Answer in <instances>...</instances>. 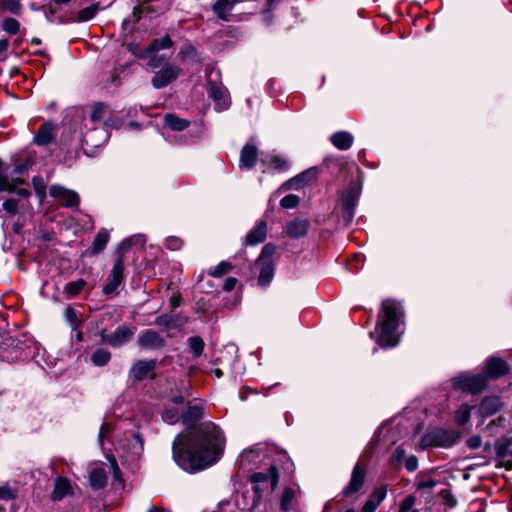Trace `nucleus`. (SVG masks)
I'll return each mask as SVG.
<instances>
[{"label":"nucleus","mask_w":512,"mask_h":512,"mask_svg":"<svg viewBox=\"0 0 512 512\" xmlns=\"http://www.w3.org/2000/svg\"><path fill=\"white\" fill-rule=\"evenodd\" d=\"M224 445L221 429L213 422H203L186 434L177 435L172 445L173 459L184 471L197 472L215 464Z\"/></svg>","instance_id":"f257e3e1"},{"label":"nucleus","mask_w":512,"mask_h":512,"mask_svg":"<svg viewBox=\"0 0 512 512\" xmlns=\"http://www.w3.org/2000/svg\"><path fill=\"white\" fill-rule=\"evenodd\" d=\"M402 317L403 308L399 302L390 299L383 301L377 327L370 332V336L376 337L377 343L383 348L395 347L399 342Z\"/></svg>","instance_id":"f03ea898"},{"label":"nucleus","mask_w":512,"mask_h":512,"mask_svg":"<svg viewBox=\"0 0 512 512\" xmlns=\"http://www.w3.org/2000/svg\"><path fill=\"white\" fill-rule=\"evenodd\" d=\"M144 243L141 235H135L122 241L118 248V257L115 261L110 274L103 287V292L107 295L117 293L118 288L124 281V253L132 245Z\"/></svg>","instance_id":"7ed1b4c3"},{"label":"nucleus","mask_w":512,"mask_h":512,"mask_svg":"<svg viewBox=\"0 0 512 512\" xmlns=\"http://www.w3.org/2000/svg\"><path fill=\"white\" fill-rule=\"evenodd\" d=\"M459 439L460 433L455 430L433 429L421 437L419 447L423 450L436 447L448 448Z\"/></svg>","instance_id":"20e7f679"},{"label":"nucleus","mask_w":512,"mask_h":512,"mask_svg":"<svg viewBox=\"0 0 512 512\" xmlns=\"http://www.w3.org/2000/svg\"><path fill=\"white\" fill-rule=\"evenodd\" d=\"M276 249L274 244H266L255 261V267L259 270L258 284L260 286H267L274 277V255Z\"/></svg>","instance_id":"39448f33"},{"label":"nucleus","mask_w":512,"mask_h":512,"mask_svg":"<svg viewBox=\"0 0 512 512\" xmlns=\"http://www.w3.org/2000/svg\"><path fill=\"white\" fill-rule=\"evenodd\" d=\"M267 471L255 472L251 475L250 480L255 484L254 490L258 497L260 491L270 488L273 491L279 482V472L275 465L274 460L270 459L267 463Z\"/></svg>","instance_id":"423d86ee"},{"label":"nucleus","mask_w":512,"mask_h":512,"mask_svg":"<svg viewBox=\"0 0 512 512\" xmlns=\"http://www.w3.org/2000/svg\"><path fill=\"white\" fill-rule=\"evenodd\" d=\"M453 386L463 391H469L477 394L482 392L487 386V376L483 373L468 374L461 373L452 379Z\"/></svg>","instance_id":"0eeeda50"},{"label":"nucleus","mask_w":512,"mask_h":512,"mask_svg":"<svg viewBox=\"0 0 512 512\" xmlns=\"http://www.w3.org/2000/svg\"><path fill=\"white\" fill-rule=\"evenodd\" d=\"M272 454H276L273 448L269 449L262 444H256L252 448L244 450L239 457L240 465L243 467L256 466L258 463H267Z\"/></svg>","instance_id":"6e6552de"},{"label":"nucleus","mask_w":512,"mask_h":512,"mask_svg":"<svg viewBox=\"0 0 512 512\" xmlns=\"http://www.w3.org/2000/svg\"><path fill=\"white\" fill-rule=\"evenodd\" d=\"M395 442L393 431L390 425H381L374 433L366 446L365 453L372 455L378 450L386 449Z\"/></svg>","instance_id":"1a4fd4ad"},{"label":"nucleus","mask_w":512,"mask_h":512,"mask_svg":"<svg viewBox=\"0 0 512 512\" xmlns=\"http://www.w3.org/2000/svg\"><path fill=\"white\" fill-rule=\"evenodd\" d=\"M136 328L131 325H120L113 332L106 334V330L101 331V339L106 344L114 348H119L133 338Z\"/></svg>","instance_id":"9d476101"},{"label":"nucleus","mask_w":512,"mask_h":512,"mask_svg":"<svg viewBox=\"0 0 512 512\" xmlns=\"http://www.w3.org/2000/svg\"><path fill=\"white\" fill-rule=\"evenodd\" d=\"M156 368L157 361L155 359L138 360L132 364L129 375L134 381L153 379L155 377Z\"/></svg>","instance_id":"9b49d317"},{"label":"nucleus","mask_w":512,"mask_h":512,"mask_svg":"<svg viewBox=\"0 0 512 512\" xmlns=\"http://www.w3.org/2000/svg\"><path fill=\"white\" fill-rule=\"evenodd\" d=\"M208 96L214 101L215 110L218 112L228 109L231 104L228 90L216 82H209L207 86Z\"/></svg>","instance_id":"f8f14e48"},{"label":"nucleus","mask_w":512,"mask_h":512,"mask_svg":"<svg viewBox=\"0 0 512 512\" xmlns=\"http://www.w3.org/2000/svg\"><path fill=\"white\" fill-rule=\"evenodd\" d=\"M182 70L178 66L167 64L152 78V85L156 89L166 87L171 82L176 80L181 74Z\"/></svg>","instance_id":"ddd939ff"},{"label":"nucleus","mask_w":512,"mask_h":512,"mask_svg":"<svg viewBox=\"0 0 512 512\" xmlns=\"http://www.w3.org/2000/svg\"><path fill=\"white\" fill-rule=\"evenodd\" d=\"M387 496V486L380 485L372 490L358 512H375Z\"/></svg>","instance_id":"4468645a"},{"label":"nucleus","mask_w":512,"mask_h":512,"mask_svg":"<svg viewBox=\"0 0 512 512\" xmlns=\"http://www.w3.org/2000/svg\"><path fill=\"white\" fill-rule=\"evenodd\" d=\"M138 345L143 349L156 350L165 346V339L157 331L147 329L140 333Z\"/></svg>","instance_id":"2eb2a0df"},{"label":"nucleus","mask_w":512,"mask_h":512,"mask_svg":"<svg viewBox=\"0 0 512 512\" xmlns=\"http://www.w3.org/2000/svg\"><path fill=\"white\" fill-rule=\"evenodd\" d=\"M49 194L51 197L58 199L66 207H77L79 204V196L75 191L68 190L60 185H53Z\"/></svg>","instance_id":"dca6fc26"},{"label":"nucleus","mask_w":512,"mask_h":512,"mask_svg":"<svg viewBox=\"0 0 512 512\" xmlns=\"http://www.w3.org/2000/svg\"><path fill=\"white\" fill-rule=\"evenodd\" d=\"M240 2L241 0H217L212 6V11L218 19L229 22L233 20L232 11L235 5Z\"/></svg>","instance_id":"f3484780"},{"label":"nucleus","mask_w":512,"mask_h":512,"mask_svg":"<svg viewBox=\"0 0 512 512\" xmlns=\"http://www.w3.org/2000/svg\"><path fill=\"white\" fill-rule=\"evenodd\" d=\"M310 222L307 219L296 218L286 223L284 232L291 238H300L307 234Z\"/></svg>","instance_id":"a211bd4d"},{"label":"nucleus","mask_w":512,"mask_h":512,"mask_svg":"<svg viewBox=\"0 0 512 512\" xmlns=\"http://www.w3.org/2000/svg\"><path fill=\"white\" fill-rule=\"evenodd\" d=\"M509 367L507 363L500 358H490L487 361L486 370L483 372L489 379H497L508 373Z\"/></svg>","instance_id":"6ab92c4d"},{"label":"nucleus","mask_w":512,"mask_h":512,"mask_svg":"<svg viewBox=\"0 0 512 512\" xmlns=\"http://www.w3.org/2000/svg\"><path fill=\"white\" fill-rule=\"evenodd\" d=\"M107 139V131L104 127L94 126L82 134V143L88 146L97 147Z\"/></svg>","instance_id":"aec40b11"},{"label":"nucleus","mask_w":512,"mask_h":512,"mask_svg":"<svg viewBox=\"0 0 512 512\" xmlns=\"http://www.w3.org/2000/svg\"><path fill=\"white\" fill-rule=\"evenodd\" d=\"M258 158V149L255 145L247 143L241 150L239 166L241 169H252Z\"/></svg>","instance_id":"412c9836"},{"label":"nucleus","mask_w":512,"mask_h":512,"mask_svg":"<svg viewBox=\"0 0 512 512\" xmlns=\"http://www.w3.org/2000/svg\"><path fill=\"white\" fill-rule=\"evenodd\" d=\"M203 416V404L188 405L186 409L181 412V420L186 427L193 425L196 421L202 419Z\"/></svg>","instance_id":"4be33fe9"},{"label":"nucleus","mask_w":512,"mask_h":512,"mask_svg":"<svg viewBox=\"0 0 512 512\" xmlns=\"http://www.w3.org/2000/svg\"><path fill=\"white\" fill-rule=\"evenodd\" d=\"M267 236V223L261 220L257 223L256 227L253 228L245 238L246 245H257L264 242Z\"/></svg>","instance_id":"5701e85b"},{"label":"nucleus","mask_w":512,"mask_h":512,"mask_svg":"<svg viewBox=\"0 0 512 512\" xmlns=\"http://www.w3.org/2000/svg\"><path fill=\"white\" fill-rule=\"evenodd\" d=\"M503 407V402L497 396H489L485 397L479 406L480 413L484 417L491 416L501 410Z\"/></svg>","instance_id":"b1692460"},{"label":"nucleus","mask_w":512,"mask_h":512,"mask_svg":"<svg viewBox=\"0 0 512 512\" xmlns=\"http://www.w3.org/2000/svg\"><path fill=\"white\" fill-rule=\"evenodd\" d=\"M72 493V487L68 479L58 477L55 479L54 490L51 494L53 501H59Z\"/></svg>","instance_id":"393cba45"},{"label":"nucleus","mask_w":512,"mask_h":512,"mask_svg":"<svg viewBox=\"0 0 512 512\" xmlns=\"http://www.w3.org/2000/svg\"><path fill=\"white\" fill-rule=\"evenodd\" d=\"M89 483L94 490L103 489L107 484V474L104 468L96 467L89 474Z\"/></svg>","instance_id":"a878e982"},{"label":"nucleus","mask_w":512,"mask_h":512,"mask_svg":"<svg viewBox=\"0 0 512 512\" xmlns=\"http://www.w3.org/2000/svg\"><path fill=\"white\" fill-rule=\"evenodd\" d=\"M189 121L169 113L164 116V125L172 131H183L189 126Z\"/></svg>","instance_id":"bb28decb"},{"label":"nucleus","mask_w":512,"mask_h":512,"mask_svg":"<svg viewBox=\"0 0 512 512\" xmlns=\"http://www.w3.org/2000/svg\"><path fill=\"white\" fill-rule=\"evenodd\" d=\"M331 143L339 150H347L352 144V137L350 133L339 131L331 135Z\"/></svg>","instance_id":"cd10ccee"},{"label":"nucleus","mask_w":512,"mask_h":512,"mask_svg":"<svg viewBox=\"0 0 512 512\" xmlns=\"http://www.w3.org/2000/svg\"><path fill=\"white\" fill-rule=\"evenodd\" d=\"M343 218L347 223L352 220V188L347 187L341 196Z\"/></svg>","instance_id":"c85d7f7f"},{"label":"nucleus","mask_w":512,"mask_h":512,"mask_svg":"<svg viewBox=\"0 0 512 512\" xmlns=\"http://www.w3.org/2000/svg\"><path fill=\"white\" fill-rule=\"evenodd\" d=\"M53 125L50 123L43 124L36 135L34 136V143L37 145H47L53 140Z\"/></svg>","instance_id":"c756f323"},{"label":"nucleus","mask_w":512,"mask_h":512,"mask_svg":"<svg viewBox=\"0 0 512 512\" xmlns=\"http://www.w3.org/2000/svg\"><path fill=\"white\" fill-rule=\"evenodd\" d=\"M497 458L506 469H512V439L504 447L497 450Z\"/></svg>","instance_id":"7c9ffc66"},{"label":"nucleus","mask_w":512,"mask_h":512,"mask_svg":"<svg viewBox=\"0 0 512 512\" xmlns=\"http://www.w3.org/2000/svg\"><path fill=\"white\" fill-rule=\"evenodd\" d=\"M173 42L171 38L166 35L162 38L154 39L146 48V54H153L163 49L172 47Z\"/></svg>","instance_id":"2f4dec72"},{"label":"nucleus","mask_w":512,"mask_h":512,"mask_svg":"<svg viewBox=\"0 0 512 512\" xmlns=\"http://www.w3.org/2000/svg\"><path fill=\"white\" fill-rule=\"evenodd\" d=\"M108 241H109V233H108V231L105 230V229H101L97 233V235H96V237H95V239L93 241L92 248H91L92 249V253L93 254H98V253L102 252L105 249Z\"/></svg>","instance_id":"473e14b6"},{"label":"nucleus","mask_w":512,"mask_h":512,"mask_svg":"<svg viewBox=\"0 0 512 512\" xmlns=\"http://www.w3.org/2000/svg\"><path fill=\"white\" fill-rule=\"evenodd\" d=\"M111 359V353L104 348L96 349L91 355V362L98 367L105 366Z\"/></svg>","instance_id":"72a5a7b5"},{"label":"nucleus","mask_w":512,"mask_h":512,"mask_svg":"<svg viewBox=\"0 0 512 512\" xmlns=\"http://www.w3.org/2000/svg\"><path fill=\"white\" fill-rule=\"evenodd\" d=\"M474 406L463 403L455 412V421L458 425L466 424L471 417V410Z\"/></svg>","instance_id":"f704fd0d"},{"label":"nucleus","mask_w":512,"mask_h":512,"mask_svg":"<svg viewBox=\"0 0 512 512\" xmlns=\"http://www.w3.org/2000/svg\"><path fill=\"white\" fill-rule=\"evenodd\" d=\"M105 114V106L101 103H97L92 107L90 121L94 124V126L103 127Z\"/></svg>","instance_id":"c9c22d12"},{"label":"nucleus","mask_w":512,"mask_h":512,"mask_svg":"<svg viewBox=\"0 0 512 512\" xmlns=\"http://www.w3.org/2000/svg\"><path fill=\"white\" fill-rule=\"evenodd\" d=\"M162 418L168 424H175L181 420V412L175 406H166L162 413Z\"/></svg>","instance_id":"e433bc0d"},{"label":"nucleus","mask_w":512,"mask_h":512,"mask_svg":"<svg viewBox=\"0 0 512 512\" xmlns=\"http://www.w3.org/2000/svg\"><path fill=\"white\" fill-rule=\"evenodd\" d=\"M85 285H86V282L83 279L71 281L65 285L64 292L68 295V297H74V296L78 295L83 290Z\"/></svg>","instance_id":"4c0bfd02"},{"label":"nucleus","mask_w":512,"mask_h":512,"mask_svg":"<svg viewBox=\"0 0 512 512\" xmlns=\"http://www.w3.org/2000/svg\"><path fill=\"white\" fill-rule=\"evenodd\" d=\"M188 345L194 358L200 357L204 349V341L199 336L188 338Z\"/></svg>","instance_id":"58836bf2"},{"label":"nucleus","mask_w":512,"mask_h":512,"mask_svg":"<svg viewBox=\"0 0 512 512\" xmlns=\"http://www.w3.org/2000/svg\"><path fill=\"white\" fill-rule=\"evenodd\" d=\"M408 453L404 445H400L396 447L394 450L392 456H391V463L394 467H400L405 462V459L408 457Z\"/></svg>","instance_id":"ea45409f"},{"label":"nucleus","mask_w":512,"mask_h":512,"mask_svg":"<svg viewBox=\"0 0 512 512\" xmlns=\"http://www.w3.org/2000/svg\"><path fill=\"white\" fill-rule=\"evenodd\" d=\"M294 498H295V491L290 487H286L283 490V493L281 496V501H280L281 509L284 512H288L289 510H291L292 501Z\"/></svg>","instance_id":"a19ab883"},{"label":"nucleus","mask_w":512,"mask_h":512,"mask_svg":"<svg viewBox=\"0 0 512 512\" xmlns=\"http://www.w3.org/2000/svg\"><path fill=\"white\" fill-rule=\"evenodd\" d=\"M20 183L18 179L9 177L7 174H0V191H13L16 185Z\"/></svg>","instance_id":"79ce46f5"},{"label":"nucleus","mask_w":512,"mask_h":512,"mask_svg":"<svg viewBox=\"0 0 512 512\" xmlns=\"http://www.w3.org/2000/svg\"><path fill=\"white\" fill-rule=\"evenodd\" d=\"M64 317L67 322L70 323L73 330H77L81 325V320L79 319L76 311L72 307H67L64 312Z\"/></svg>","instance_id":"37998d69"},{"label":"nucleus","mask_w":512,"mask_h":512,"mask_svg":"<svg viewBox=\"0 0 512 512\" xmlns=\"http://www.w3.org/2000/svg\"><path fill=\"white\" fill-rule=\"evenodd\" d=\"M308 175H309V172H303V173L297 175L296 177L290 179L289 181L285 182L282 185V188L283 189H291V188L298 189L300 187V184L305 182Z\"/></svg>","instance_id":"c03bdc74"},{"label":"nucleus","mask_w":512,"mask_h":512,"mask_svg":"<svg viewBox=\"0 0 512 512\" xmlns=\"http://www.w3.org/2000/svg\"><path fill=\"white\" fill-rule=\"evenodd\" d=\"M2 28L5 32L15 35L19 31L20 24L16 19L8 17L3 20Z\"/></svg>","instance_id":"a18cd8bd"},{"label":"nucleus","mask_w":512,"mask_h":512,"mask_svg":"<svg viewBox=\"0 0 512 512\" xmlns=\"http://www.w3.org/2000/svg\"><path fill=\"white\" fill-rule=\"evenodd\" d=\"M97 12L98 4H92L91 6L79 11L78 19L79 21H89L97 14Z\"/></svg>","instance_id":"49530a36"},{"label":"nucleus","mask_w":512,"mask_h":512,"mask_svg":"<svg viewBox=\"0 0 512 512\" xmlns=\"http://www.w3.org/2000/svg\"><path fill=\"white\" fill-rule=\"evenodd\" d=\"M232 269V265L229 262L221 261L216 267L209 270L208 274L212 277H220Z\"/></svg>","instance_id":"de8ad7c7"},{"label":"nucleus","mask_w":512,"mask_h":512,"mask_svg":"<svg viewBox=\"0 0 512 512\" xmlns=\"http://www.w3.org/2000/svg\"><path fill=\"white\" fill-rule=\"evenodd\" d=\"M0 6L13 14H19L21 10V4L19 0H2L0 2Z\"/></svg>","instance_id":"09e8293b"},{"label":"nucleus","mask_w":512,"mask_h":512,"mask_svg":"<svg viewBox=\"0 0 512 512\" xmlns=\"http://www.w3.org/2000/svg\"><path fill=\"white\" fill-rule=\"evenodd\" d=\"M299 200L300 199L297 195L289 194L281 199L280 205L284 209H292L298 205Z\"/></svg>","instance_id":"8fccbe9b"},{"label":"nucleus","mask_w":512,"mask_h":512,"mask_svg":"<svg viewBox=\"0 0 512 512\" xmlns=\"http://www.w3.org/2000/svg\"><path fill=\"white\" fill-rule=\"evenodd\" d=\"M364 481V472L358 464L354 465V492L362 487Z\"/></svg>","instance_id":"3c124183"},{"label":"nucleus","mask_w":512,"mask_h":512,"mask_svg":"<svg viewBox=\"0 0 512 512\" xmlns=\"http://www.w3.org/2000/svg\"><path fill=\"white\" fill-rule=\"evenodd\" d=\"M270 162L274 168L279 171H286L289 168V162L285 158L278 155L272 156Z\"/></svg>","instance_id":"603ef678"},{"label":"nucleus","mask_w":512,"mask_h":512,"mask_svg":"<svg viewBox=\"0 0 512 512\" xmlns=\"http://www.w3.org/2000/svg\"><path fill=\"white\" fill-rule=\"evenodd\" d=\"M417 488L418 489H432L434 488L436 485H437V482L433 479H425L422 475V473H420L418 476H417Z\"/></svg>","instance_id":"864d4df0"},{"label":"nucleus","mask_w":512,"mask_h":512,"mask_svg":"<svg viewBox=\"0 0 512 512\" xmlns=\"http://www.w3.org/2000/svg\"><path fill=\"white\" fill-rule=\"evenodd\" d=\"M3 209L10 215H15L18 209V200L14 198L7 199L3 202Z\"/></svg>","instance_id":"5fc2aeb1"},{"label":"nucleus","mask_w":512,"mask_h":512,"mask_svg":"<svg viewBox=\"0 0 512 512\" xmlns=\"http://www.w3.org/2000/svg\"><path fill=\"white\" fill-rule=\"evenodd\" d=\"M416 498L413 495L407 496L400 504L399 512H409L415 505Z\"/></svg>","instance_id":"6e6d98bb"},{"label":"nucleus","mask_w":512,"mask_h":512,"mask_svg":"<svg viewBox=\"0 0 512 512\" xmlns=\"http://www.w3.org/2000/svg\"><path fill=\"white\" fill-rule=\"evenodd\" d=\"M403 466L408 472H414L418 468V459L415 455H409L405 462L403 463Z\"/></svg>","instance_id":"4d7b16f0"},{"label":"nucleus","mask_w":512,"mask_h":512,"mask_svg":"<svg viewBox=\"0 0 512 512\" xmlns=\"http://www.w3.org/2000/svg\"><path fill=\"white\" fill-rule=\"evenodd\" d=\"M182 246V241L178 237H169L166 240V247L172 251L179 250Z\"/></svg>","instance_id":"13d9d810"},{"label":"nucleus","mask_w":512,"mask_h":512,"mask_svg":"<svg viewBox=\"0 0 512 512\" xmlns=\"http://www.w3.org/2000/svg\"><path fill=\"white\" fill-rule=\"evenodd\" d=\"M482 439L479 435H473L467 439L466 445L470 449H477L481 446Z\"/></svg>","instance_id":"bf43d9fd"},{"label":"nucleus","mask_w":512,"mask_h":512,"mask_svg":"<svg viewBox=\"0 0 512 512\" xmlns=\"http://www.w3.org/2000/svg\"><path fill=\"white\" fill-rule=\"evenodd\" d=\"M195 51L194 47L190 44L184 45L181 47L178 57L180 59H185L188 55L193 54Z\"/></svg>","instance_id":"052dcab7"},{"label":"nucleus","mask_w":512,"mask_h":512,"mask_svg":"<svg viewBox=\"0 0 512 512\" xmlns=\"http://www.w3.org/2000/svg\"><path fill=\"white\" fill-rule=\"evenodd\" d=\"M138 20V17L135 14V11L133 12L132 18L124 19L122 22V28L124 30H132V24Z\"/></svg>","instance_id":"680f3d73"},{"label":"nucleus","mask_w":512,"mask_h":512,"mask_svg":"<svg viewBox=\"0 0 512 512\" xmlns=\"http://www.w3.org/2000/svg\"><path fill=\"white\" fill-rule=\"evenodd\" d=\"M111 431V426L110 424L108 423H103L101 428H100V432H99V436H98V439H99V442L102 444L103 442V439L104 437H106L109 432Z\"/></svg>","instance_id":"e2e57ef3"},{"label":"nucleus","mask_w":512,"mask_h":512,"mask_svg":"<svg viewBox=\"0 0 512 512\" xmlns=\"http://www.w3.org/2000/svg\"><path fill=\"white\" fill-rule=\"evenodd\" d=\"M236 284H237L236 278L228 277L224 282L223 289L227 292H230L235 288Z\"/></svg>","instance_id":"0e129e2a"},{"label":"nucleus","mask_w":512,"mask_h":512,"mask_svg":"<svg viewBox=\"0 0 512 512\" xmlns=\"http://www.w3.org/2000/svg\"><path fill=\"white\" fill-rule=\"evenodd\" d=\"M13 497L12 490L8 487H0V499L8 500Z\"/></svg>","instance_id":"69168bd1"},{"label":"nucleus","mask_w":512,"mask_h":512,"mask_svg":"<svg viewBox=\"0 0 512 512\" xmlns=\"http://www.w3.org/2000/svg\"><path fill=\"white\" fill-rule=\"evenodd\" d=\"M160 61H161V58H158L157 56H154L152 57L149 62H148V66L151 68V69H156L157 67H159L160 65Z\"/></svg>","instance_id":"338daca9"},{"label":"nucleus","mask_w":512,"mask_h":512,"mask_svg":"<svg viewBox=\"0 0 512 512\" xmlns=\"http://www.w3.org/2000/svg\"><path fill=\"white\" fill-rule=\"evenodd\" d=\"M155 323L160 326H166L168 327L170 325V321L166 316H159L156 318Z\"/></svg>","instance_id":"774afa93"}]
</instances>
